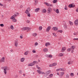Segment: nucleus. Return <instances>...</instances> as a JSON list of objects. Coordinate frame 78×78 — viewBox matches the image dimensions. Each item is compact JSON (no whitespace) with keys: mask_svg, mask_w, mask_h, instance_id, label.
<instances>
[{"mask_svg":"<svg viewBox=\"0 0 78 78\" xmlns=\"http://www.w3.org/2000/svg\"><path fill=\"white\" fill-rule=\"evenodd\" d=\"M25 13L28 14H29V13H30V12H29V11H28V10H26L25 12Z\"/></svg>","mask_w":78,"mask_h":78,"instance_id":"25","label":"nucleus"},{"mask_svg":"<svg viewBox=\"0 0 78 78\" xmlns=\"http://www.w3.org/2000/svg\"><path fill=\"white\" fill-rule=\"evenodd\" d=\"M53 11H55V12H56V9H53Z\"/></svg>","mask_w":78,"mask_h":78,"instance_id":"63","label":"nucleus"},{"mask_svg":"<svg viewBox=\"0 0 78 78\" xmlns=\"http://www.w3.org/2000/svg\"><path fill=\"white\" fill-rule=\"evenodd\" d=\"M53 76V74H51L49 75V77H51H51H52Z\"/></svg>","mask_w":78,"mask_h":78,"instance_id":"33","label":"nucleus"},{"mask_svg":"<svg viewBox=\"0 0 78 78\" xmlns=\"http://www.w3.org/2000/svg\"><path fill=\"white\" fill-rule=\"evenodd\" d=\"M3 7L4 8H6V5H3Z\"/></svg>","mask_w":78,"mask_h":78,"instance_id":"58","label":"nucleus"},{"mask_svg":"<svg viewBox=\"0 0 78 78\" xmlns=\"http://www.w3.org/2000/svg\"><path fill=\"white\" fill-rule=\"evenodd\" d=\"M69 62H70V63L71 64H72V63H73V61H69Z\"/></svg>","mask_w":78,"mask_h":78,"instance_id":"50","label":"nucleus"},{"mask_svg":"<svg viewBox=\"0 0 78 78\" xmlns=\"http://www.w3.org/2000/svg\"><path fill=\"white\" fill-rule=\"evenodd\" d=\"M53 30L54 31H56L57 30H58V28L57 27H54L52 28Z\"/></svg>","mask_w":78,"mask_h":78,"instance_id":"18","label":"nucleus"},{"mask_svg":"<svg viewBox=\"0 0 78 78\" xmlns=\"http://www.w3.org/2000/svg\"><path fill=\"white\" fill-rule=\"evenodd\" d=\"M74 23L75 24V25L76 26H77L78 25V20H76L75 21H74Z\"/></svg>","mask_w":78,"mask_h":78,"instance_id":"16","label":"nucleus"},{"mask_svg":"<svg viewBox=\"0 0 78 78\" xmlns=\"http://www.w3.org/2000/svg\"><path fill=\"white\" fill-rule=\"evenodd\" d=\"M64 56V54L62 53H60L59 55V56Z\"/></svg>","mask_w":78,"mask_h":78,"instance_id":"27","label":"nucleus"},{"mask_svg":"<svg viewBox=\"0 0 78 78\" xmlns=\"http://www.w3.org/2000/svg\"><path fill=\"white\" fill-rule=\"evenodd\" d=\"M25 55H28V51H26L25 53H24Z\"/></svg>","mask_w":78,"mask_h":78,"instance_id":"37","label":"nucleus"},{"mask_svg":"<svg viewBox=\"0 0 78 78\" xmlns=\"http://www.w3.org/2000/svg\"><path fill=\"white\" fill-rule=\"evenodd\" d=\"M33 62L34 64H35V63H36L37 64V63H38V62H37V61H34Z\"/></svg>","mask_w":78,"mask_h":78,"instance_id":"45","label":"nucleus"},{"mask_svg":"<svg viewBox=\"0 0 78 78\" xmlns=\"http://www.w3.org/2000/svg\"><path fill=\"white\" fill-rule=\"evenodd\" d=\"M53 64H50L49 65V67H53Z\"/></svg>","mask_w":78,"mask_h":78,"instance_id":"43","label":"nucleus"},{"mask_svg":"<svg viewBox=\"0 0 78 78\" xmlns=\"http://www.w3.org/2000/svg\"><path fill=\"white\" fill-rule=\"evenodd\" d=\"M69 23L70 24V25H73V23L70 21H69Z\"/></svg>","mask_w":78,"mask_h":78,"instance_id":"34","label":"nucleus"},{"mask_svg":"<svg viewBox=\"0 0 78 78\" xmlns=\"http://www.w3.org/2000/svg\"><path fill=\"white\" fill-rule=\"evenodd\" d=\"M50 73H51V70H49L48 71L46 72V73L47 75H48V74H49Z\"/></svg>","mask_w":78,"mask_h":78,"instance_id":"24","label":"nucleus"},{"mask_svg":"<svg viewBox=\"0 0 78 78\" xmlns=\"http://www.w3.org/2000/svg\"><path fill=\"white\" fill-rule=\"evenodd\" d=\"M10 28L12 30H13L14 29V27H13V26L12 25H11L10 26Z\"/></svg>","mask_w":78,"mask_h":78,"instance_id":"30","label":"nucleus"},{"mask_svg":"<svg viewBox=\"0 0 78 78\" xmlns=\"http://www.w3.org/2000/svg\"><path fill=\"white\" fill-rule=\"evenodd\" d=\"M0 26H1V27H4V24H0Z\"/></svg>","mask_w":78,"mask_h":78,"instance_id":"38","label":"nucleus"},{"mask_svg":"<svg viewBox=\"0 0 78 78\" xmlns=\"http://www.w3.org/2000/svg\"><path fill=\"white\" fill-rule=\"evenodd\" d=\"M43 51H44V52H47L48 51V49H47V48H45L43 49Z\"/></svg>","mask_w":78,"mask_h":78,"instance_id":"22","label":"nucleus"},{"mask_svg":"<svg viewBox=\"0 0 78 78\" xmlns=\"http://www.w3.org/2000/svg\"><path fill=\"white\" fill-rule=\"evenodd\" d=\"M65 9H66V10H67V6H65Z\"/></svg>","mask_w":78,"mask_h":78,"instance_id":"51","label":"nucleus"},{"mask_svg":"<svg viewBox=\"0 0 78 78\" xmlns=\"http://www.w3.org/2000/svg\"><path fill=\"white\" fill-rule=\"evenodd\" d=\"M53 57V56L51 55H49V58H52Z\"/></svg>","mask_w":78,"mask_h":78,"instance_id":"40","label":"nucleus"},{"mask_svg":"<svg viewBox=\"0 0 78 78\" xmlns=\"http://www.w3.org/2000/svg\"><path fill=\"white\" fill-rule=\"evenodd\" d=\"M27 23H30V21L29 20H27Z\"/></svg>","mask_w":78,"mask_h":78,"instance_id":"59","label":"nucleus"},{"mask_svg":"<svg viewBox=\"0 0 78 78\" xmlns=\"http://www.w3.org/2000/svg\"><path fill=\"white\" fill-rule=\"evenodd\" d=\"M27 10L29 11H30L31 10V9H30V8L29 7L27 8Z\"/></svg>","mask_w":78,"mask_h":78,"instance_id":"42","label":"nucleus"},{"mask_svg":"<svg viewBox=\"0 0 78 78\" xmlns=\"http://www.w3.org/2000/svg\"><path fill=\"white\" fill-rule=\"evenodd\" d=\"M50 45V44L49 42H47L45 44V45L46 47H47L48 45Z\"/></svg>","mask_w":78,"mask_h":78,"instance_id":"21","label":"nucleus"},{"mask_svg":"<svg viewBox=\"0 0 78 78\" xmlns=\"http://www.w3.org/2000/svg\"><path fill=\"white\" fill-rule=\"evenodd\" d=\"M27 16L28 17H30V13H28Z\"/></svg>","mask_w":78,"mask_h":78,"instance_id":"44","label":"nucleus"},{"mask_svg":"<svg viewBox=\"0 0 78 78\" xmlns=\"http://www.w3.org/2000/svg\"><path fill=\"white\" fill-rule=\"evenodd\" d=\"M32 35L33 36H34V37H36V36H37V34H36V33H34Z\"/></svg>","mask_w":78,"mask_h":78,"instance_id":"26","label":"nucleus"},{"mask_svg":"<svg viewBox=\"0 0 78 78\" xmlns=\"http://www.w3.org/2000/svg\"><path fill=\"white\" fill-rule=\"evenodd\" d=\"M56 71H63V72H65L66 71V69L64 68H60L57 69L56 70Z\"/></svg>","mask_w":78,"mask_h":78,"instance_id":"4","label":"nucleus"},{"mask_svg":"<svg viewBox=\"0 0 78 78\" xmlns=\"http://www.w3.org/2000/svg\"><path fill=\"white\" fill-rule=\"evenodd\" d=\"M39 29L40 30H42V26H40L39 27Z\"/></svg>","mask_w":78,"mask_h":78,"instance_id":"32","label":"nucleus"},{"mask_svg":"<svg viewBox=\"0 0 78 78\" xmlns=\"http://www.w3.org/2000/svg\"><path fill=\"white\" fill-rule=\"evenodd\" d=\"M18 41L17 40H16L15 41V46L17 47L18 46Z\"/></svg>","mask_w":78,"mask_h":78,"instance_id":"6","label":"nucleus"},{"mask_svg":"<svg viewBox=\"0 0 78 78\" xmlns=\"http://www.w3.org/2000/svg\"><path fill=\"white\" fill-rule=\"evenodd\" d=\"M31 63L32 64V66H34V65H35V63H34V62Z\"/></svg>","mask_w":78,"mask_h":78,"instance_id":"39","label":"nucleus"},{"mask_svg":"<svg viewBox=\"0 0 78 78\" xmlns=\"http://www.w3.org/2000/svg\"><path fill=\"white\" fill-rule=\"evenodd\" d=\"M20 8H23V6H22V5H20Z\"/></svg>","mask_w":78,"mask_h":78,"instance_id":"60","label":"nucleus"},{"mask_svg":"<svg viewBox=\"0 0 78 78\" xmlns=\"http://www.w3.org/2000/svg\"><path fill=\"white\" fill-rule=\"evenodd\" d=\"M71 76H74V74L73 73H71L70 74Z\"/></svg>","mask_w":78,"mask_h":78,"instance_id":"36","label":"nucleus"},{"mask_svg":"<svg viewBox=\"0 0 78 78\" xmlns=\"http://www.w3.org/2000/svg\"><path fill=\"white\" fill-rule=\"evenodd\" d=\"M44 4H45L47 5V6H53V5L52 4H50L48 3H47V2H44Z\"/></svg>","mask_w":78,"mask_h":78,"instance_id":"10","label":"nucleus"},{"mask_svg":"<svg viewBox=\"0 0 78 78\" xmlns=\"http://www.w3.org/2000/svg\"><path fill=\"white\" fill-rule=\"evenodd\" d=\"M53 35H54V36H55V37L56 36V34H55V33H53Z\"/></svg>","mask_w":78,"mask_h":78,"instance_id":"56","label":"nucleus"},{"mask_svg":"<svg viewBox=\"0 0 78 78\" xmlns=\"http://www.w3.org/2000/svg\"><path fill=\"white\" fill-rule=\"evenodd\" d=\"M36 66L37 68H38V69H39V68H40V67H38V65H36Z\"/></svg>","mask_w":78,"mask_h":78,"instance_id":"57","label":"nucleus"},{"mask_svg":"<svg viewBox=\"0 0 78 78\" xmlns=\"http://www.w3.org/2000/svg\"><path fill=\"white\" fill-rule=\"evenodd\" d=\"M46 57H47L48 58V57H49V55H46Z\"/></svg>","mask_w":78,"mask_h":78,"instance_id":"54","label":"nucleus"},{"mask_svg":"<svg viewBox=\"0 0 78 78\" xmlns=\"http://www.w3.org/2000/svg\"><path fill=\"white\" fill-rule=\"evenodd\" d=\"M32 52L33 53H36V51H34V50L33 49L32 50Z\"/></svg>","mask_w":78,"mask_h":78,"instance_id":"46","label":"nucleus"},{"mask_svg":"<svg viewBox=\"0 0 78 78\" xmlns=\"http://www.w3.org/2000/svg\"><path fill=\"white\" fill-rule=\"evenodd\" d=\"M2 69H3L4 70V73L5 75L6 74L7 72L6 70H9L10 69V68L9 67L7 66L2 67H1Z\"/></svg>","mask_w":78,"mask_h":78,"instance_id":"1","label":"nucleus"},{"mask_svg":"<svg viewBox=\"0 0 78 78\" xmlns=\"http://www.w3.org/2000/svg\"><path fill=\"white\" fill-rule=\"evenodd\" d=\"M1 62H5V58L4 57H3L1 59Z\"/></svg>","mask_w":78,"mask_h":78,"instance_id":"8","label":"nucleus"},{"mask_svg":"<svg viewBox=\"0 0 78 78\" xmlns=\"http://www.w3.org/2000/svg\"><path fill=\"white\" fill-rule=\"evenodd\" d=\"M38 3V2H35V5H37V4Z\"/></svg>","mask_w":78,"mask_h":78,"instance_id":"52","label":"nucleus"},{"mask_svg":"<svg viewBox=\"0 0 78 78\" xmlns=\"http://www.w3.org/2000/svg\"><path fill=\"white\" fill-rule=\"evenodd\" d=\"M28 66H32V64H31V63L30 64H28Z\"/></svg>","mask_w":78,"mask_h":78,"instance_id":"41","label":"nucleus"},{"mask_svg":"<svg viewBox=\"0 0 78 78\" xmlns=\"http://www.w3.org/2000/svg\"><path fill=\"white\" fill-rule=\"evenodd\" d=\"M66 77L67 78H69V74H67L66 76Z\"/></svg>","mask_w":78,"mask_h":78,"instance_id":"49","label":"nucleus"},{"mask_svg":"<svg viewBox=\"0 0 78 78\" xmlns=\"http://www.w3.org/2000/svg\"><path fill=\"white\" fill-rule=\"evenodd\" d=\"M19 13H16L15 14L13 15L11 17V19H15V17L17 16H18Z\"/></svg>","mask_w":78,"mask_h":78,"instance_id":"3","label":"nucleus"},{"mask_svg":"<svg viewBox=\"0 0 78 78\" xmlns=\"http://www.w3.org/2000/svg\"><path fill=\"white\" fill-rule=\"evenodd\" d=\"M20 39H23V37H22V36H20Z\"/></svg>","mask_w":78,"mask_h":78,"instance_id":"53","label":"nucleus"},{"mask_svg":"<svg viewBox=\"0 0 78 78\" xmlns=\"http://www.w3.org/2000/svg\"><path fill=\"white\" fill-rule=\"evenodd\" d=\"M19 73L20 74H22V70H20L19 71Z\"/></svg>","mask_w":78,"mask_h":78,"instance_id":"35","label":"nucleus"},{"mask_svg":"<svg viewBox=\"0 0 78 78\" xmlns=\"http://www.w3.org/2000/svg\"><path fill=\"white\" fill-rule=\"evenodd\" d=\"M58 31H59L60 33H62V32H63V31L62 30H58Z\"/></svg>","mask_w":78,"mask_h":78,"instance_id":"48","label":"nucleus"},{"mask_svg":"<svg viewBox=\"0 0 78 78\" xmlns=\"http://www.w3.org/2000/svg\"><path fill=\"white\" fill-rule=\"evenodd\" d=\"M0 6H3V5L1 3H0Z\"/></svg>","mask_w":78,"mask_h":78,"instance_id":"55","label":"nucleus"},{"mask_svg":"<svg viewBox=\"0 0 78 78\" xmlns=\"http://www.w3.org/2000/svg\"><path fill=\"white\" fill-rule=\"evenodd\" d=\"M73 40H74V41H75V40H77V38H74L73 39Z\"/></svg>","mask_w":78,"mask_h":78,"instance_id":"61","label":"nucleus"},{"mask_svg":"<svg viewBox=\"0 0 78 78\" xmlns=\"http://www.w3.org/2000/svg\"><path fill=\"white\" fill-rule=\"evenodd\" d=\"M63 25H64V27L65 29H67V24H66V22L65 21H63Z\"/></svg>","mask_w":78,"mask_h":78,"instance_id":"9","label":"nucleus"},{"mask_svg":"<svg viewBox=\"0 0 78 78\" xmlns=\"http://www.w3.org/2000/svg\"><path fill=\"white\" fill-rule=\"evenodd\" d=\"M76 12H78V8L76 9Z\"/></svg>","mask_w":78,"mask_h":78,"instance_id":"64","label":"nucleus"},{"mask_svg":"<svg viewBox=\"0 0 78 78\" xmlns=\"http://www.w3.org/2000/svg\"><path fill=\"white\" fill-rule=\"evenodd\" d=\"M57 65V63H54L52 64V65L53 66H55Z\"/></svg>","mask_w":78,"mask_h":78,"instance_id":"29","label":"nucleus"},{"mask_svg":"<svg viewBox=\"0 0 78 78\" xmlns=\"http://www.w3.org/2000/svg\"><path fill=\"white\" fill-rule=\"evenodd\" d=\"M66 48L65 47H63L61 50V52H64L66 50Z\"/></svg>","mask_w":78,"mask_h":78,"instance_id":"15","label":"nucleus"},{"mask_svg":"<svg viewBox=\"0 0 78 78\" xmlns=\"http://www.w3.org/2000/svg\"><path fill=\"white\" fill-rule=\"evenodd\" d=\"M53 2L54 3H56V2H57V0H54Z\"/></svg>","mask_w":78,"mask_h":78,"instance_id":"31","label":"nucleus"},{"mask_svg":"<svg viewBox=\"0 0 78 78\" xmlns=\"http://www.w3.org/2000/svg\"><path fill=\"white\" fill-rule=\"evenodd\" d=\"M64 74V72H60L59 74V76H60V78H62Z\"/></svg>","mask_w":78,"mask_h":78,"instance_id":"7","label":"nucleus"},{"mask_svg":"<svg viewBox=\"0 0 78 78\" xmlns=\"http://www.w3.org/2000/svg\"><path fill=\"white\" fill-rule=\"evenodd\" d=\"M42 12L43 13H45L47 12V10L45 9H43L42 10Z\"/></svg>","mask_w":78,"mask_h":78,"instance_id":"17","label":"nucleus"},{"mask_svg":"<svg viewBox=\"0 0 78 78\" xmlns=\"http://www.w3.org/2000/svg\"><path fill=\"white\" fill-rule=\"evenodd\" d=\"M51 8L49 7L48 9V13H50L51 12Z\"/></svg>","mask_w":78,"mask_h":78,"instance_id":"11","label":"nucleus"},{"mask_svg":"<svg viewBox=\"0 0 78 78\" xmlns=\"http://www.w3.org/2000/svg\"><path fill=\"white\" fill-rule=\"evenodd\" d=\"M38 44L37 42H35V45H38Z\"/></svg>","mask_w":78,"mask_h":78,"instance_id":"47","label":"nucleus"},{"mask_svg":"<svg viewBox=\"0 0 78 78\" xmlns=\"http://www.w3.org/2000/svg\"><path fill=\"white\" fill-rule=\"evenodd\" d=\"M12 19V22H17V20H16L15 18H13Z\"/></svg>","mask_w":78,"mask_h":78,"instance_id":"23","label":"nucleus"},{"mask_svg":"<svg viewBox=\"0 0 78 78\" xmlns=\"http://www.w3.org/2000/svg\"><path fill=\"white\" fill-rule=\"evenodd\" d=\"M68 64H70L71 63H70V61H69V62H68Z\"/></svg>","mask_w":78,"mask_h":78,"instance_id":"62","label":"nucleus"},{"mask_svg":"<svg viewBox=\"0 0 78 78\" xmlns=\"http://www.w3.org/2000/svg\"><path fill=\"white\" fill-rule=\"evenodd\" d=\"M37 72L39 74H44V72L41 71L40 70H37Z\"/></svg>","mask_w":78,"mask_h":78,"instance_id":"14","label":"nucleus"},{"mask_svg":"<svg viewBox=\"0 0 78 78\" xmlns=\"http://www.w3.org/2000/svg\"><path fill=\"white\" fill-rule=\"evenodd\" d=\"M75 6V5H73L72 4H70L69 5L68 7L69 8H74Z\"/></svg>","mask_w":78,"mask_h":78,"instance_id":"13","label":"nucleus"},{"mask_svg":"<svg viewBox=\"0 0 78 78\" xmlns=\"http://www.w3.org/2000/svg\"><path fill=\"white\" fill-rule=\"evenodd\" d=\"M75 45L72 46L70 48L68 49L67 50L68 51H71L72 53H73V52L74 51V49H75Z\"/></svg>","mask_w":78,"mask_h":78,"instance_id":"2","label":"nucleus"},{"mask_svg":"<svg viewBox=\"0 0 78 78\" xmlns=\"http://www.w3.org/2000/svg\"><path fill=\"white\" fill-rule=\"evenodd\" d=\"M50 29H51V27L50 26H48L46 29V32H49V31L50 30Z\"/></svg>","mask_w":78,"mask_h":78,"instance_id":"12","label":"nucleus"},{"mask_svg":"<svg viewBox=\"0 0 78 78\" xmlns=\"http://www.w3.org/2000/svg\"><path fill=\"white\" fill-rule=\"evenodd\" d=\"M39 10H40V9L39 8H37L36 9H35V12H38V11H39Z\"/></svg>","mask_w":78,"mask_h":78,"instance_id":"20","label":"nucleus"},{"mask_svg":"<svg viewBox=\"0 0 78 78\" xmlns=\"http://www.w3.org/2000/svg\"><path fill=\"white\" fill-rule=\"evenodd\" d=\"M20 61L21 62H24V61H25V58H21L20 59Z\"/></svg>","mask_w":78,"mask_h":78,"instance_id":"19","label":"nucleus"},{"mask_svg":"<svg viewBox=\"0 0 78 78\" xmlns=\"http://www.w3.org/2000/svg\"><path fill=\"white\" fill-rule=\"evenodd\" d=\"M57 13V14H58L59 12V9H56V11H55Z\"/></svg>","mask_w":78,"mask_h":78,"instance_id":"28","label":"nucleus"},{"mask_svg":"<svg viewBox=\"0 0 78 78\" xmlns=\"http://www.w3.org/2000/svg\"><path fill=\"white\" fill-rule=\"evenodd\" d=\"M22 29H23V31H25V30H28L27 31V32L29 30H30V28H29V27H23L22 28Z\"/></svg>","mask_w":78,"mask_h":78,"instance_id":"5","label":"nucleus"}]
</instances>
